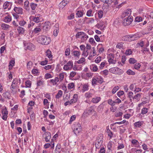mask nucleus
<instances>
[{"label": "nucleus", "instance_id": "f257e3e1", "mask_svg": "<svg viewBox=\"0 0 153 153\" xmlns=\"http://www.w3.org/2000/svg\"><path fill=\"white\" fill-rule=\"evenodd\" d=\"M37 40L39 43L44 45H48L51 42V39L49 37L44 35L39 36Z\"/></svg>", "mask_w": 153, "mask_h": 153}, {"label": "nucleus", "instance_id": "f03ea898", "mask_svg": "<svg viewBox=\"0 0 153 153\" xmlns=\"http://www.w3.org/2000/svg\"><path fill=\"white\" fill-rule=\"evenodd\" d=\"M133 20V17L131 16H128L123 20V24L124 26L129 25L131 23Z\"/></svg>", "mask_w": 153, "mask_h": 153}, {"label": "nucleus", "instance_id": "7ed1b4c3", "mask_svg": "<svg viewBox=\"0 0 153 153\" xmlns=\"http://www.w3.org/2000/svg\"><path fill=\"white\" fill-rule=\"evenodd\" d=\"M109 71L111 73L114 74H120L122 73V71L117 67L111 68Z\"/></svg>", "mask_w": 153, "mask_h": 153}, {"label": "nucleus", "instance_id": "20e7f679", "mask_svg": "<svg viewBox=\"0 0 153 153\" xmlns=\"http://www.w3.org/2000/svg\"><path fill=\"white\" fill-rule=\"evenodd\" d=\"M73 62L72 61H70L64 65L63 68L65 71L71 70L73 68Z\"/></svg>", "mask_w": 153, "mask_h": 153}, {"label": "nucleus", "instance_id": "39448f33", "mask_svg": "<svg viewBox=\"0 0 153 153\" xmlns=\"http://www.w3.org/2000/svg\"><path fill=\"white\" fill-rule=\"evenodd\" d=\"M128 41L131 42L133 41L138 39L139 38V36L137 34H131L127 35Z\"/></svg>", "mask_w": 153, "mask_h": 153}, {"label": "nucleus", "instance_id": "423d86ee", "mask_svg": "<svg viewBox=\"0 0 153 153\" xmlns=\"http://www.w3.org/2000/svg\"><path fill=\"white\" fill-rule=\"evenodd\" d=\"M92 50H85L83 51L82 55L84 56L87 57L88 55H89V56L88 57L89 59H90V58L93 57V56L92 54Z\"/></svg>", "mask_w": 153, "mask_h": 153}, {"label": "nucleus", "instance_id": "0eeeda50", "mask_svg": "<svg viewBox=\"0 0 153 153\" xmlns=\"http://www.w3.org/2000/svg\"><path fill=\"white\" fill-rule=\"evenodd\" d=\"M82 127L81 125L79 123H77L75 125V128L73 131L75 134L79 133L81 131Z\"/></svg>", "mask_w": 153, "mask_h": 153}, {"label": "nucleus", "instance_id": "6e6552de", "mask_svg": "<svg viewBox=\"0 0 153 153\" xmlns=\"http://www.w3.org/2000/svg\"><path fill=\"white\" fill-rule=\"evenodd\" d=\"M108 61L109 63L115 64L116 62V60L114 59V54L110 53L108 56Z\"/></svg>", "mask_w": 153, "mask_h": 153}, {"label": "nucleus", "instance_id": "1a4fd4ad", "mask_svg": "<svg viewBox=\"0 0 153 153\" xmlns=\"http://www.w3.org/2000/svg\"><path fill=\"white\" fill-rule=\"evenodd\" d=\"M44 135L45 136V139L46 142H49L51 138V133L49 132H47L44 134Z\"/></svg>", "mask_w": 153, "mask_h": 153}, {"label": "nucleus", "instance_id": "9d476101", "mask_svg": "<svg viewBox=\"0 0 153 153\" xmlns=\"http://www.w3.org/2000/svg\"><path fill=\"white\" fill-rule=\"evenodd\" d=\"M2 118L3 120H6L7 118V115L8 114L7 111L6 109H3L2 111Z\"/></svg>", "mask_w": 153, "mask_h": 153}, {"label": "nucleus", "instance_id": "9b49d317", "mask_svg": "<svg viewBox=\"0 0 153 153\" xmlns=\"http://www.w3.org/2000/svg\"><path fill=\"white\" fill-rule=\"evenodd\" d=\"M101 138H99V139L97 138V139L95 143V145L96 148H99V147L102 143V137Z\"/></svg>", "mask_w": 153, "mask_h": 153}, {"label": "nucleus", "instance_id": "f8f14e48", "mask_svg": "<svg viewBox=\"0 0 153 153\" xmlns=\"http://www.w3.org/2000/svg\"><path fill=\"white\" fill-rule=\"evenodd\" d=\"M25 46H26V48L30 50L33 51L35 49L34 46L31 43H28Z\"/></svg>", "mask_w": 153, "mask_h": 153}, {"label": "nucleus", "instance_id": "ddd939ff", "mask_svg": "<svg viewBox=\"0 0 153 153\" xmlns=\"http://www.w3.org/2000/svg\"><path fill=\"white\" fill-rule=\"evenodd\" d=\"M14 10L16 13L18 14H22L23 13L22 9L21 7H15L14 8Z\"/></svg>", "mask_w": 153, "mask_h": 153}, {"label": "nucleus", "instance_id": "4468645a", "mask_svg": "<svg viewBox=\"0 0 153 153\" xmlns=\"http://www.w3.org/2000/svg\"><path fill=\"white\" fill-rule=\"evenodd\" d=\"M59 80V78L58 77H56L54 79H51L50 82L53 85H54L57 84Z\"/></svg>", "mask_w": 153, "mask_h": 153}, {"label": "nucleus", "instance_id": "2eb2a0df", "mask_svg": "<svg viewBox=\"0 0 153 153\" xmlns=\"http://www.w3.org/2000/svg\"><path fill=\"white\" fill-rule=\"evenodd\" d=\"M88 111L87 112H84L83 113V115H86L87 116V114H90L91 113V112L94 111V110L92 108V107H91L89 108H88Z\"/></svg>", "mask_w": 153, "mask_h": 153}, {"label": "nucleus", "instance_id": "dca6fc26", "mask_svg": "<svg viewBox=\"0 0 153 153\" xmlns=\"http://www.w3.org/2000/svg\"><path fill=\"white\" fill-rule=\"evenodd\" d=\"M40 16L39 15H37L36 16V15L35 17H33L32 19L33 21L35 22L38 23L40 21Z\"/></svg>", "mask_w": 153, "mask_h": 153}, {"label": "nucleus", "instance_id": "f3484780", "mask_svg": "<svg viewBox=\"0 0 153 153\" xmlns=\"http://www.w3.org/2000/svg\"><path fill=\"white\" fill-rule=\"evenodd\" d=\"M44 84V81L43 79H39L37 81V85L38 87L41 86Z\"/></svg>", "mask_w": 153, "mask_h": 153}, {"label": "nucleus", "instance_id": "a211bd4d", "mask_svg": "<svg viewBox=\"0 0 153 153\" xmlns=\"http://www.w3.org/2000/svg\"><path fill=\"white\" fill-rule=\"evenodd\" d=\"M101 98L100 97H96L93 98L92 100V102L94 103H98L100 100Z\"/></svg>", "mask_w": 153, "mask_h": 153}, {"label": "nucleus", "instance_id": "6ab92c4d", "mask_svg": "<svg viewBox=\"0 0 153 153\" xmlns=\"http://www.w3.org/2000/svg\"><path fill=\"white\" fill-rule=\"evenodd\" d=\"M72 53L73 54V55L75 57H79L80 54V53L79 51H74Z\"/></svg>", "mask_w": 153, "mask_h": 153}, {"label": "nucleus", "instance_id": "aec40b11", "mask_svg": "<svg viewBox=\"0 0 153 153\" xmlns=\"http://www.w3.org/2000/svg\"><path fill=\"white\" fill-rule=\"evenodd\" d=\"M41 29L39 27H36L33 31L32 32L33 33L36 34L40 33L41 31Z\"/></svg>", "mask_w": 153, "mask_h": 153}, {"label": "nucleus", "instance_id": "412c9836", "mask_svg": "<svg viewBox=\"0 0 153 153\" xmlns=\"http://www.w3.org/2000/svg\"><path fill=\"white\" fill-rule=\"evenodd\" d=\"M33 64L31 61H29L28 62L27 64V68L28 69H30L32 68Z\"/></svg>", "mask_w": 153, "mask_h": 153}, {"label": "nucleus", "instance_id": "4be33fe9", "mask_svg": "<svg viewBox=\"0 0 153 153\" xmlns=\"http://www.w3.org/2000/svg\"><path fill=\"white\" fill-rule=\"evenodd\" d=\"M46 55L50 59L51 58L52 56V55H51V51L49 50H48L46 51Z\"/></svg>", "mask_w": 153, "mask_h": 153}, {"label": "nucleus", "instance_id": "5701e85b", "mask_svg": "<svg viewBox=\"0 0 153 153\" xmlns=\"http://www.w3.org/2000/svg\"><path fill=\"white\" fill-rule=\"evenodd\" d=\"M88 35H87L85 33H84L82 35L81 39V40L82 41H84L86 40L88 38Z\"/></svg>", "mask_w": 153, "mask_h": 153}, {"label": "nucleus", "instance_id": "b1692460", "mask_svg": "<svg viewBox=\"0 0 153 153\" xmlns=\"http://www.w3.org/2000/svg\"><path fill=\"white\" fill-rule=\"evenodd\" d=\"M4 97L6 98H10V93L7 92H6L3 93Z\"/></svg>", "mask_w": 153, "mask_h": 153}, {"label": "nucleus", "instance_id": "393cba45", "mask_svg": "<svg viewBox=\"0 0 153 153\" xmlns=\"http://www.w3.org/2000/svg\"><path fill=\"white\" fill-rule=\"evenodd\" d=\"M11 17L9 16H7L4 18V21L5 22H9L11 20Z\"/></svg>", "mask_w": 153, "mask_h": 153}, {"label": "nucleus", "instance_id": "a878e982", "mask_svg": "<svg viewBox=\"0 0 153 153\" xmlns=\"http://www.w3.org/2000/svg\"><path fill=\"white\" fill-rule=\"evenodd\" d=\"M1 27L3 30H7L9 27L10 26L7 24L4 23L2 24Z\"/></svg>", "mask_w": 153, "mask_h": 153}, {"label": "nucleus", "instance_id": "bb28decb", "mask_svg": "<svg viewBox=\"0 0 153 153\" xmlns=\"http://www.w3.org/2000/svg\"><path fill=\"white\" fill-rule=\"evenodd\" d=\"M124 46V43L122 42L118 43L117 45L116 48L119 49L122 48Z\"/></svg>", "mask_w": 153, "mask_h": 153}, {"label": "nucleus", "instance_id": "cd10ccee", "mask_svg": "<svg viewBox=\"0 0 153 153\" xmlns=\"http://www.w3.org/2000/svg\"><path fill=\"white\" fill-rule=\"evenodd\" d=\"M84 32H78L76 35V38H79L82 37V35L84 34Z\"/></svg>", "mask_w": 153, "mask_h": 153}, {"label": "nucleus", "instance_id": "c85d7f7f", "mask_svg": "<svg viewBox=\"0 0 153 153\" xmlns=\"http://www.w3.org/2000/svg\"><path fill=\"white\" fill-rule=\"evenodd\" d=\"M17 30L19 34H23L24 32V29L23 27H19L17 28Z\"/></svg>", "mask_w": 153, "mask_h": 153}, {"label": "nucleus", "instance_id": "c756f323", "mask_svg": "<svg viewBox=\"0 0 153 153\" xmlns=\"http://www.w3.org/2000/svg\"><path fill=\"white\" fill-rule=\"evenodd\" d=\"M97 26L98 28L102 30H103L105 27L104 26H103V24L102 23L97 24Z\"/></svg>", "mask_w": 153, "mask_h": 153}, {"label": "nucleus", "instance_id": "7c9ffc66", "mask_svg": "<svg viewBox=\"0 0 153 153\" xmlns=\"http://www.w3.org/2000/svg\"><path fill=\"white\" fill-rule=\"evenodd\" d=\"M62 95V92L61 90H59L57 94L56 95V98H59Z\"/></svg>", "mask_w": 153, "mask_h": 153}, {"label": "nucleus", "instance_id": "2f4dec72", "mask_svg": "<svg viewBox=\"0 0 153 153\" xmlns=\"http://www.w3.org/2000/svg\"><path fill=\"white\" fill-rule=\"evenodd\" d=\"M31 82L30 80H27L25 82V85L26 87L30 88L31 86Z\"/></svg>", "mask_w": 153, "mask_h": 153}, {"label": "nucleus", "instance_id": "473e14b6", "mask_svg": "<svg viewBox=\"0 0 153 153\" xmlns=\"http://www.w3.org/2000/svg\"><path fill=\"white\" fill-rule=\"evenodd\" d=\"M16 89V86L15 85H11V89L12 91V93L14 94L16 92V90L15 89Z\"/></svg>", "mask_w": 153, "mask_h": 153}, {"label": "nucleus", "instance_id": "72a5a7b5", "mask_svg": "<svg viewBox=\"0 0 153 153\" xmlns=\"http://www.w3.org/2000/svg\"><path fill=\"white\" fill-rule=\"evenodd\" d=\"M107 132L108 136L110 137V138H111L112 137L113 135L112 132H111L109 129H108Z\"/></svg>", "mask_w": 153, "mask_h": 153}, {"label": "nucleus", "instance_id": "f704fd0d", "mask_svg": "<svg viewBox=\"0 0 153 153\" xmlns=\"http://www.w3.org/2000/svg\"><path fill=\"white\" fill-rule=\"evenodd\" d=\"M74 87V84L73 82L71 83L68 84V89L73 88Z\"/></svg>", "mask_w": 153, "mask_h": 153}, {"label": "nucleus", "instance_id": "c9c22d12", "mask_svg": "<svg viewBox=\"0 0 153 153\" xmlns=\"http://www.w3.org/2000/svg\"><path fill=\"white\" fill-rule=\"evenodd\" d=\"M85 61V59L84 57H82L77 61V63L79 64L83 63Z\"/></svg>", "mask_w": 153, "mask_h": 153}, {"label": "nucleus", "instance_id": "e433bc0d", "mask_svg": "<svg viewBox=\"0 0 153 153\" xmlns=\"http://www.w3.org/2000/svg\"><path fill=\"white\" fill-rule=\"evenodd\" d=\"M142 124L141 122L138 121L134 123V125L136 127H139L141 126Z\"/></svg>", "mask_w": 153, "mask_h": 153}, {"label": "nucleus", "instance_id": "4c0bfd02", "mask_svg": "<svg viewBox=\"0 0 153 153\" xmlns=\"http://www.w3.org/2000/svg\"><path fill=\"white\" fill-rule=\"evenodd\" d=\"M98 14L99 18H102L103 16V12L102 10H100L98 11Z\"/></svg>", "mask_w": 153, "mask_h": 153}, {"label": "nucleus", "instance_id": "58836bf2", "mask_svg": "<svg viewBox=\"0 0 153 153\" xmlns=\"http://www.w3.org/2000/svg\"><path fill=\"white\" fill-rule=\"evenodd\" d=\"M142 18L140 16H137L135 18V21L137 22H140V21H142Z\"/></svg>", "mask_w": 153, "mask_h": 153}, {"label": "nucleus", "instance_id": "ea45409f", "mask_svg": "<svg viewBox=\"0 0 153 153\" xmlns=\"http://www.w3.org/2000/svg\"><path fill=\"white\" fill-rule=\"evenodd\" d=\"M119 89V87L118 86H117L114 87L112 90V93L114 94Z\"/></svg>", "mask_w": 153, "mask_h": 153}, {"label": "nucleus", "instance_id": "a19ab883", "mask_svg": "<svg viewBox=\"0 0 153 153\" xmlns=\"http://www.w3.org/2000/svg\"><path fill=\"white\" fill-rule=\"evenodd\" d=\"M9 2L8 1L5 2L3 4V7L4 9H6L9 6Z\"/></svg>", "mask_w": 153, "mask_h": 153}, {"label": "nucleus", "instance_id": "79ce46f5", "mask_svg": "<svg viewBox=\"0 0 153 153\" xmlns=\"http://www.w3.org/2000/svg\"><path fill=\"white\" fill-rule=\"evenodd\" d=\"M68 0H63L60 3V5L62 4L64 7L68 3Z\"/></svg>", "mask_w": 153, "mask_h": 153}, {"label": "nucleus", "instance_id": "37998d69", "mask_svg": "<svg viewBox=\"0 0 153 153\" xmlns=\"http://www.w3.org/2000/svg\"><path fill=\"white\" fill-rule=\"evenodd\" d=\"M59 28H56L54 29L53 32V34L54 36H56L59 32Z\"/></svg>", "mask_w": 153, "mask_h": 153}, {"label": "nucleus", "instance_id": "c03bdc74", "mask_svg": "<svg viewBox=\"0 0 153 153\" xmlns=\"http://www.w3.org/2000/svg\"><path fill=\"white\" fill-rule=\"evenodd\" d=\"M88 89V85L86 84H84L83 86L82 91L83 92H85Z\"/></svg>", "mask_w": 153, "mask_h": 153}, {"label": "nucleus", "instance_id": "a18cd8bd", "mask_svg": "<svg viewBox=\"0 0 153 153\" xmlns=\"http://www.w3.org/2000/svg\"><path fill=\"white\" fill-rule=\"evenodd\" d=\"M127 74L128 75H134L135 74V73L134 72L132 71L130 69H128L126 72Z\"/></svg>", "mask_w": 153, "mask_h": 153}, {"label": "nucleus", "instance_id": "49530a36", "mask_svg": "<svg viewBox=\"0 0 153 153\" xmlns=\"http://www.w3.org/2000/svg\"><path fill=\"white\" fill-rule=\"evenodd\" d=\"M37 4H36L33 3H31L30 4V7L32 10H34L37 7Z\"/></svg>", "mask_w": 153, "mask_h": 153}, {"label": "nucleus", "instance_id": "de8ad7c7", "mask_svg": "<svg viewBox=\"0 0 153 153\" xmlns=\"http://www.w3.org/2000/svg\"><path fill=\"white\" fill-rule=\"evenodd\" d=\"M108 103L112 106L115 105L114 101H113L111 99H109L108 100Z\"/></svg>", "mask_w": 153, "mask_h": 153}, {"label": "nucleus", "instance_id": "09e8293b", "mask_svg": "<svg viewBox=\"0 0 153 153\" xmlns=\"http://www.w3.org/2000/svg\"><path fill=\"white\" fill-rule=\"evenodd\" d=\"M140 66L141 65L140 63H136L134 65V68L135 69L138 70L140 68Z\"/></svg>", "mask_w": 153, "mask_h": 153}, {"label": "nucleus", "instance_id": "8fccbe9b", "mask_svg": "<svg viewBox=\"0 0 153 153\" xmlns=\"http://www.w3.org/2000/svg\"><path fill=\"white\" fill-rule=\"evenodd\" d=\"M141 51L143 52V55H144L146 52H148L149 51V49L147 48H145L143 49Z\"/></svg>", "mask_w": 153, "mask_h": 153}, {"label": "nucleus", "instance_id": "3c124183", "mask_svg": "<svg viewBox=\"0 0 153 153\" xmlns=\"http://www.w3.org/2000/svg\"><path fill=\"white\" fill-rule=\"evenodd\" d=\"M29 2L28 1H26L25 2L24 6L25 7V8L26 10H27L29 7Z\"/></svg>", "mask_w": 153, "mask_h": 153}, {"label": "nucleus", "instance_id": "603ef678", "mask_svg": "<svg viewBox=\"0 0 153 153\" xmlns=\"http://www.w3.org/2000/svg\"><path fill=\"white\" fill-rule=\"evenodd\" d=\"M129 62L131 64H134L136 62V60L133 58H130L129 60Z\"/></svg>", "mask_w": 153, "mask_h": 153}, {"label": "nucleus", "instance_id": "864d4df0", "mask_svg": "<svg viewBox=\"0 0 153 153\" xmlns=\"http://www.w3.org/2000/svg\"><path fill=\"white\" fill-rule=\"evenodd\" d=\"M148 110V109L146 108H143L142 110L141 113L143 114H146Z\"/></svg>", "mask_w": 153, "mask_h": 153}, {"label": "nucleus", "instance_id": "5fc2aeb1", "mask_svg": "<svg viewBox=\"0 0 153 153\" xmlns=\"http://www.w3.org/2000/svg\"><path fill=\"white\" fill-rule=\"evenodd\" d=\"M52 76L51 74L49 73L46 74L45 75V79H47L49 78H51Z\"/></svg>", "mask_w": 153, "mask_h": 153}, {"label": "nucleus", "instance_id": "6e6d98bb", "mask_svg": "<svg viewBox=\"0 0 153 153\" xmlns=\"http://www.w3.org/2000/svg\"><path fill=\"white\" fill-rule=\"evenodd\" d=\"M76 14L77 16L79 17H81L83 15L82 13L80 11H78L76 13Z\"/></svg>", "mask_w": 153, "mask_h": 153}, {"label": "nucleus", "instance_id": "4d7b16f0", "mask_svg": "<svg viewBox=\"0 0 153 153\" xmlns=\"http://www.w3.org/2000/svg\"><path fill=\"white\" fill-rule=\"evenodd\" d=\"M85 97L87 98H89L92 97V94L90 93H86L85 94Z\"/></svg>", "mask_w": 153, "mask_h": 153}, {"label": "nucleus", "instance_id": "13d9d810", "mask_svg": "<svg viewBox=\"0 0 153 153\" xmlns=\"http://www.w3.org/2000/svg\"><path fill=\"white\" fill-rule=\"evenodd\" d=\"M138 141L137 140L135 139L132 140L131 141V143L133 145H136L135 146H136L137 145H138Z\"/></svg>", "mask_w": 153, "mask_h": 153}, {"label": "nucleus", "instance_id": "bf43d9fd", "mask_svg": "<svg viewBox=\"0 0 153 153\" xmlns=\"http://www.w3.org/2000/svg\"><path fill=\"white\" fill-rule=\"evenodd\" d=\"M65 53L66 56L69 55L70 53V49L69 48L67 49L65 51Z\"/></svg>", "mask_w": 153, "mask_h": 153}, {"label": "nucleus", "instance_id": "052dcab7", "mask_svg": "<svg viewBox=\"0 0 153 153\" xmlns=\"http://www.w3.org/2000/svg\"><path fill=\"white\" fill-rule=\"evenodd\" d=\"M75 118H76V117H75V115L72 116L70 118V119L69 122V124H71L72 122L74 120H75Z\"/></svg>", "mask_w": 153, "mask_h": 153}, {"label": "nucleus", "instance_id": "680f3d73", "mask_svg": "<svg viewBox=\"0 0 153 153\" xmlns=\"http://www.w3.org/2000/svg\"><path fill=\"white\" fill-rule=\"evenodd\" d=\"M64 77V74L63 73H60L59 75V78L60 81L61 82L63 79Z\"/></svg>", "mask_w": 153, "mask_h": 153}, {"label": "nucleus", "instance_id": "e2e57ef3", "mask_svg": "<svg viewBox=\"0 0 153 153\" xmlns=\"http://www.w3.org/2000/svg\"><path fill=\"white\" fill-rule=\"evenodd\" d=\"M113 144L111 142H109L108 144L107 148L108 149L111 150Z\"/></svg>", "mask_w": 153, "mask_h": 153}, {"label": "nucleus", "instance_id": "0e129e2a", "mask_svg": "<svg viewBox=\"0 0 153 153\" xmlns=\"http://www.w3.org/2000/svg\"><path fill=\"white\" fill-rule=\"evenodd\" d=\"M130 13H131V11L130 10H129L128 11V12H125L123 14L122 16H123L125 17L126 16H129V15L130 14Z\"/></svg>", "mask_w": 153, "mask_h": 153}, {"label": "nucleus", "instance_id": "69168bd1", "mask_svg": "<svg viewBox=\"0 0 153 153\" xmlns=\"http://www.w3.org/2000/svg\"><path fill=\"white\" fill-rule=\"evenodd\" d=\"M76 72L75 71H72L70 74V77L73 78L76 75Z\"/></svg>", "mask_w": 153, "mask_h": 153}, {"label": "nucleus", "instance_id": "338daca9", "mask_svg": "<svg viewBox=\"0 0 153 153\" xmlns=\"http://www.w3.org/2000/svg\"><path fill=\"white\" fill-rule=\"evenodd\" d=\"M38 70L37 69H33L32 71V73L33 74H36L38 73Z\"/></svg>", "mask_w": 153, "mask_h": 153}, {"label": "nucleus", "instance_id": "774afa93", "mask_svg": "<svg viewBox=\"0 0 153 153\" xmlns=\"http://www.w3.org/2000/svg\"><path fill=\"white\" fill-rule=\"evenodd\" d=\"M132 51L131 49H128L126 51L125 53L127 55H130L132 53Z\"/></svg>", "mask_w": 153, "mask_h": 153}]
</instances>
